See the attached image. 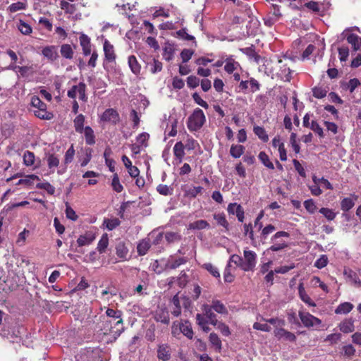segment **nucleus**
<instances>
[{
	"label": "nucleus",
	"instance_id": "21",
	"mask_svg": "<svg viewBox=\"0 0 361 361\" xmlns=\"http://www.w3.org/2000/svg\"><path fill=\"white\" fill-rule=\"evenodd\" d=\"M186 259L184 257H178L174 258L171 257L169 258L166 264V268L170 269H175L178 268L181 264H183L186 262Z\"/></svg>",
	"mask_w": 361,
	"mask_h": 361
},
{
	"label": "nucleus",
	"instance_id": "28",
	"mask_svg": "<svg viewBox=\"0 0 361 361\" xmlns=\"http://www.w3.org/2000/svg\"><path fill=\"white\" fill-rule=\"evenodd\" d=\"M357 200V197L354 195L353 197H345L341 202V208L343 212H348L352 209Z\"/></svg>",
	"mask_w": 361,
	"mask_h": 361
},
{
	"label": "nucleus",
	"instance_id": "13",
	"mask_svg": "<svg viewBox=\"0 0 361 361\" xmlns=\"http://www.w3.org/2000/svg\"><path fill=\"white\" fill-rule=\"evenodd\" d=\"M103 49L104 52L105 60L109 63L114 62L116 60V54L114 52V46L106 39H105L104 42Z\"/></svg>",
	"mask_w": 361,
	"mask_h": 361
},
{
	"label": "nucleus",
	"instance_id": "27",
	"mask_svg": "<svg viewBox=\"0 0 361 361\" xmlns=\"http://www.w3.org/2000/svg\"><path fill=\"white\" fill-rule=\"evenodd\" d=\"M354 305L349 302H345L341 303L335 310V313L336 314H346L352 311Z\"/></svg>",
	"mask_w": 361,
	"mask_h": 361
},
{
	"label": "nucleus",
	"instance_id": "6",
	"mask_svg": "<svg viewBox=\"0 0 361 361\" xmlns=\"http://www.w3.org/2000/svg\"><path fill=\"white\" fill-rule=\"evenodd\" d=\"M86 85L83 82H80L78 85H73L70 90H68L67 95L68 97L75 99L78 97L79 99L82 102H86L87 99L86 93Z\"/></svg>",
	"mask_w": 361,
	"mask_h": 361
},
{
	"label": "nucleus",
	"instance_id": "11",
	"mask_svg": "<svg viewBox=\"0 0 361 361\" xmlns=\"http://www.w3.org/2000/svg\"><path fill=\"white\" fill-rule=\"evenodd\" d=\"M224 70L227 73L232 74L235 71H241V66L232 56H230L225 59Z\"/></svg>",
	"mask_w": 361,
	"mask_h": 361
},
{
	"label": "nucleus",
	"instance_id": "63",
	"mask_svg": "<svg viewBox=\"0 0 361 361\" xmlns=\"http://www.w3.org/2000/svg\"><path fill=\"white\" fill-rule=\"evenodd\" d=\"M28 233H29V231L27 230L26 228H24V230L18 234V238L16 240V243L19 246H23L25 245L26 238H27Z\"/></svg>",
	"mask_w": 361,
	"mask_h": 361
},
{
	"label": "nucleus",
	"instance_id": "25",
	"mask_svg": "<svg viewBox=\"0 0 361 361\" xmlns=\"http://www.w3.org/2000/svg\"><path fill=\"white\" fill-rule=\"evenodd\" d=\"M23 331V328L13 329L12 330L11 332L8 329L4 330L1 335L4 337H6L8 339H11L12 342H15L14 339L20 337V335L22 334Z\"/></svg>",
	"mask_w": 361,
	"mask_h": 361
},
{
	"label": "nucleus",
	"instance_id": "19",
	"mask_svg": "<svg viewBox=\"0 0 361 361\" xmlns=\"http://www.w3.org/2000/svg\"><path fill=\"white\" fill-rule=\"evenodd\" d=\"M212 306H209V305L205 304L202 306L203 314L205 315L209 323L213 325H216L217 319L216 314L212 312Z\"/></svg>",
	"mask_w": 361,
	"mask_h": 361
},
{
	"label": "nucleus",
	"instance_id": "62",
	"mask_svg": "<svg viewBox=\"0 0 361 361\" xmlns=\"http://www.w3.org/2000/svg\"><path fill=\"white\" fill-rule=\"evenodd\" d=\"M66 216L68 219L74 221L78 219V215L75 212L68 203L66 204Z\"/></svg>",
	"mask_w": 361,
	"mask_h": 361
},
{
	"label": "nucleus",
	"instance_id": "33",
	"mask_svg": "<svg viewBox=\"0 0 361 361\" xmlns=\"http://www.w3.org/2000/svg\"><path fill=\"white\" fill-rule=\"evenodd\" d=\"M128 65H129V67H130L131 71L135 75H139L140 73L141 66L138 63L136 57L133 55L130 56L128 57Z\"/></svg>",
	"mask_w": 361,
	"mask_h": 361
},
{
	"label": "nucleus",
	"instance_id": "52",
	"mask_svg": "<svg viewBox=\"0 0 361 361\" xmlns=\"http://www.w3.org/2000/svg\"><path fill=\"white\" fill-rule=\"evenodd\" d=\"M209 341L212 343V345L216 348L217 350L219 351L221 349V341L216 334H210Z\"/></svg>",
	"mask_w": 361,
	"mask_h": 361
},
{
	"label": "nucleus",
	"instance_id": "31",
	"mask_svg": "<svg viewBox=\"0 0 361 361\" xmlns=\"http://www.w3.org/2000/svg\"><path fill=\"white\" fill-rule=\"evenodd\" d=\"M209 228V224L205 220H197L189 224L188 226V228L190 230H203Z\"/></svg>",
	"mask_w": 361,
	"mask_h": 361
},
{
	"label": "nucleus",
	"instance_id": "47",
	"mask_svg": "<svg viewBox=\"0 0 361 361\" xmlns=\"http://www.w3.org/2000/svg\"><path fill=\"white\" fill-rule=\"evenodd\" d=\"M276 228L271 224L267 225L261 229L260 237L262 240H266L269 235L275 231Z\"/></svg>",
	"mask_w": 361,
	"mask_h": 361
},
{
	"label": "nucleus",
	"instance_id": "26",
	"mask_svg": "<svg viewBox=\"0 0 361 361\" xmlns=\"http://www.w3.org/2000/svg\"><path fill=\"white\" fill-rule=\"evenodd\" d=\"M23 164L26 166H34V169L39 167L38 165L35 166V156L33 152L30 151H25L23 154Z\"/></svg>",
	"mask_w": 361,
	"mask_h": 361
},
{
	"label": "nucleus",
	"instance_id": "37",
	"mask_svg": "<svg viewBox=\"0 0 361 361\" xmlns=\"http://www.w3.org/2000/svg\"><path fill=\"white\" fill-rule=\"evenodd\" d=\"M253 132L262 142H267L269 140V136L264 128L258 126H254Z\"/></svg>",
	"mask_w": 361,
	"mask_h": 361
},
{
	"label": "nucleus",
	"instance_id": "61",
	"mask_svg": "<svg viewBox=\"0 0 361 361\" xmlns=\"http://www.w3.org/2000/svg\"><path fill=\"white\" fill-rule=\"evenodd\" d=\"M149 134L147 133H140L136 138L137 144L142 147H147V141L149 139Z\"/></svg>",
	"mask_w": 361,
	"mask_h": 361
},
{
	"label": "nucleus",
	"instance_id": "14",
	"mask_svg": "<svg viewBox=\"0 0 361 361\" xmlns=\"http://www.w3.org/2000/svg\"><path fill=\"white\" fill-rule=\"evenodd\" d=\"M154 319L165 324L169 323V314L165 307H158L154 315Z\"/></svg>",
	"mask_w": 361,
	"mask_h": 361
},
{
	"label": "nucleus",
	"instance_id": "55",
	"mask_svg": "<svg viewBox=\"0 0 361 361\" xmlns=\"http://www.w3.org/2000/svg\"><path fill=\"white\" fill-rule=\"evenodd\" d=\"M316 47L313 44H309L301 55L302 61L310 59V56L315 51Z\"/></svg>",
	"mask_w": 361,
	"mask_h": 361
},
{
	"label": "nucleus",
	"instance_id": "9",
	"mask_svg": "<svg viewBox=\"0 0 361 361\" xmlns=\"http://www.w3.org/2000/svg\"><path fill=\"white\" fill-rule=\"evenodd\" d=\"M101 122L116 124L120 119L118 113L114 109H107L99 116Z\"/></svg>",
	"mask_w": 361,
	"mask_h": 361
},
{
	"label": "nucleus",
	"instance_id": "4",
	"mask_svg": "<svg viewBox=\"0 0 361 361\" xmlns=\"http://www.w3.org/2000/svg\"><path fill=\"white\" fill-rule=\"evenodd\" d=\"M290 234L286 231H279L276 232L271 238V242L272 243V245L267 249V252L273 251L277 252L280 251L288 246V243L286 241L283 240V238H289Z\"/></svg>",
	"mask_w": 361,
	"mask_h": 361
},
{
	"label": "nucleus",
	"instance_id": "5",
	"mask_svg": "<svg viewBox=\"0 0 361 361\" xmlns=\"http://www.w3.org/2000/svg\"><path fill=\"white\" fill-rule=\"evenodd\" d=\"M257 255L254 251L245 250L243 252V264L241 269L243 271H248L252 270L257 263Z\"/></svg>",
	"mask_w": 361,
	"mask_h": 361
},
{
	"label": "nucleus",
	"instance_id": "23",
	"mask_svg": "<svg viewBox=\"0 0 361 361\" xmlns=\"http://www.w3.org/2000/svg\"><path fill=\"white\" fill-rule=\"evenodd\" d=\"M347 41L351 44L354 51H357L361 48V37L355 34H350L347 36Z\"/></svg>",
	"mask_w": 361,
	"mask_h": 361
},
{
	"label": "nucleus",
	"instance_id": "56",
	"mask_svg": "<svg viewBox=\"0 0 361 361\" xmlns=\"http://www.w3.org/2000/svg\"><path fill=\"white\" fill-rule=\"evenodd\" d=\"M203 267L207 270L214 277L219 278L220 273L219 269L211 263H206L203 265Z\"/></svg>",
	"mask_w": 361,
	"mask_h": 361
},
{
	"label": "nucleus",
	"instance_id": "43",
	"mask_svg": "<svg viewBox=\"0 0 361 361\" xmlns=\"http://www.w3.org/2000/svg\"><path fill=\"white\" fill-rule=\"evenodd\" d=\"M258 158L261 162L268 169H274L273 163L270 161L268 155L264 152H260L258 155Z\"/></svg>",
	"mask_w": 361,
	"mask_h": 361
},
{
	"label": "nucleus",
	"instance_id": "10",
	"mask_svg": "<svg viewBox=\"0 0 361 361\" xmlns=\"http://www.w3.org/2000/svg\"><path fill=\"white\" fill-rule=\"evenodd\" d=\"M96 237L95 231L92 230L87 231L78 237L77 244L79 247L90 245L96 239Z\"/></svg>",
	"mask_w": 361,
	"mask_h": 361
},
{
	"label": "nucleus",
	"instance_id": "16",
	"mask_svg": "<svg viewBox=\"0 0 361 361\" xmlns=\"http://www.w3.org/2000/svg\"><path fill=\"white\" fill-rule=\"evenodd\" d=\"M274 334V336L279 339L283 338L288 341H295L296 339L295 336L293 333L285 330L282 327L275 329Z\"/></svg>",
	"mask_w": 361,
	"mask_h": 361
},
{
	"label": "nucleus",
	"instance_id": "3",
	"mask_svg": "<svg viewBox=\"0 0 361 361\" xmlns=\"http://www.w3.org/2000/svg\"><path fill=\"white\" fill-rule=\"evenodd\" d=\"M205 121L203 111L197 108L188 118V128L191 131H196L202 128Z\"/></svg>",
	"mask_w": 361,
	"mask_h": 361
},
{
	"label": "nucleus",
	"instance_id": "53",
	"mask_svg": "<svg viewBox=\"0 0 361 361\" xmlns=\"http://www.w3.org/2000/svg\"><path fill=\"white\" fill-rule=\"evenodd\" d=\"M104 224L108 230L112 231L120 224V221L117 218L105 219Z\"/></svg>",
	"mask_w": 361,
	"mask_h": 361
},
{
	"label": "nucleus",
	"instance_id": "22",
	"mask_svg": "<svg viewBox=\"0 0 361 361\" xmlns=\"http://www.w3.org/2000/svg\"><path fill=\"white\" fill-rule=\"evenodd\" d=\"M16 27L23 35H30L32 32V27L24 20L20 19L16 23Z\"/></svg>",
	"mask_w": 361,
	"mask_h": 361
},
{
	"label": "nucleus",
	"instance_id": "8",
	"mask_svg": "<svg viewBox=\"0 0 361 361\" xmlns=\"http://www.w3.org/2000/svg\"><path fill=\"white\" fill-rule=\"evenodd\" d=\"M178 327L180 332H182L188 338H192L193 336V331L191 324L188 321H183L181 323L174 322L172 326V333L176 334L177 328Z\"/></svg>",
	"mask_w": 361,
	"mask_h": 361
},
{
	"label": "nucleus",
	"instance_id": "24",
	"mask_svg": "<svg viewBox=\"0 0 361 361\" xmlns=\"http://www.w3.org/2000/svg\"><path fill=\"white\" fill-rule=\"evenodd\" d=\"M59 7L64 11L66 14L70 16H73L76 11V7L75 4H71L65 0H61L59 2Z\"/></svg>",
	"mask_w": 361,
	"mask_h": 361
},
{
	"label": "nucleus",
	"instance_id": "38",
	"mask_svg": "<svg viewBox=\"0 0 361 361\" xmlns=\"http://www.w3.org/2000/svg\"><path fill=\"white\" fill-rule=\"evenodd\" d=\"M74 127L76 132L82 133L83 132L85 116L82 114L78 115L73 121Z\"/></svg>",
	"mask_w": 361,
	"mask_h": 361
},
{
	"label": "nucleus",
	"instance_id": "42",
	"mask_svg": "<svg viewBox=\"0 0 361 361\" xmlns=\"http://www.w3.org/2000/svg\"><path fill=\"white\" fill-rule=\"evenodd\" d=\"M109 245V238L107 234H103L98 242L97 244V250L99 253L104 252L106 248Z\"/></svg>",
	"mask_w": 361,
	"mask_h": 361
},
{
	"label": "nucleus",
	"instance_id": "39",
	"mask_svg": "<svg viewBox=\"0 0 361 361\" xmlns=\"http://www.w3.org/2000/svg\"><path fill=\"white\" fill-rule=\"evenodd\" d=\"M85 141L87 145H93L95 142L93 130L90 126H86L83 129Z\"/></svg>",
	"mask_w": 361,
	"mask_h": 361
},
{
	"label": "nucleus",
	"instance_id": "40",
	"mask_svg": "<svg viewBox=\"0 0 361 361\" xmlns=\"http://www.w3.org/2000/svg\"><path fill=\"white\" fill-rule=\"evenodd\" d=\"M150 247L149 240H142L137 245V250L140 255H145Z\"/></svg>",
	"mask_w": 361,
	"mask_h": 361
},
{
	"label": "nucleus",
	"instance_id": "51",
	"mask_svg": "<svg viewBox=\"0 0 361 361\" xmlns=\"http://www.w3.org/2000/svg\"><path fill=\"white\" fill-rule=\"evenodd\" d=\"M319 212L329 221L334 220L336 216V214L332 209L326 207L321 208Z\"/></svg>",
	"mask_w": 361,
	"mask_h": 361
},
{
	"label": "nucleus",
	"instance_id": "18",
	"mask_svg": "<svg viewBox=\"0 0 361 361\" xmlns=\"http://www.w3.org/2000/svg\"><path fill=\"white\" fill-rule=\"evenodd\" d=\"M343 275L348 281L358 286H361V281L358 279L357 274L350 269L345 268L343 270Z\"/></svg>",
	"mask_w": 361,
	"mask_h": 361
},
{
	"label": "nucleus",
	"instance_id": "34",
	"mask_svg": "<svg viewBox=\"0 0 361 361\" xmlns=\"http://www.w3.org/2000/svg\"><path fill=\"white\" fill-rule=\"evenodd\" d=\"M34 114L39 118L44 120H51L54 118L51 112L47 111V108H42L34 110Z\"/></svg>",
	"mask_w": 361,
	"mask_h": 361
},
{
	"label": "nucleus",
	"instance_id": "44",
	"mask_svg": "<svg viewBox=\"0 0 361 361\" xmlns=\"http://www.w3.org/2000/svg\"><path fill=\"white\" fill-rule=\"evenodd\" d=\"M61 54L63 57L71 59L73 56V51L71 45L65 44L61 47Z\"/></svg>",
	"mask_w": 361,
	"mask_h": 361
},
{
	"label": "nucleus",
	"instance_id": "60",
	"mask_svg": "<svg viewBox=\"0 0 361 361\" xmlns=\"http://www.w3.org/2000/svg\"><path fill=\"white\" fill-rule=\"evenodd\" d=\"M31 105L32 107L36 109H39L42 108H47V105L42 102L40 99L37 96H33L31 98Z\"/></svg>",
	"mask_w": 361,
	"mask_h": 361
},
{
	"label": "nucleus",
	"instance_id": "58",
	"mask_svg": "<svg viewBox=\"0 0 361 361\" xmlns=\"http://www.w3.org/2000/svg\"><path fill=\"white\" fill-rule=\"evenodd\" d=\"M328 257L326 255H322L314 262V267L318 269L325 267L328 264Z\"/></svg>",
	"mask_w": 361,
	"mask_h": 361
},
{
	"label": "nucleus",
	"instance_id": "64",
	"mask_svg": "<svg viewBox=\"0 0 361 361\" xmlns=\"http://www.w3.org/2000/svg\"><path fill=\"white\" fill-rule=\"evenodd\" d=\"M47 164L49 169L57 167L59 164V159L54 154H50L47 157Z\"/></svg>",
	"mask_w": 361,
	"mask_h": 361
},
{
	"label": "nucleus",
	"instance_id": "36",
	"mask_svg": "<svg viewBox=\"0 0 361 361\" xmlns=\"http://www.w3.org/2000/svg\"><path fill=\"white\" fill-rule=\"evenodd\" d=\"M184 145L182 143V142H178L175 144L173 147V153L176 158L179 159V161L181 162L183 160V158L185 155L184 149H185Z\"/></svg>",
	"mask_w": 361,
	"mask_h": 361
},
{
	"label": "nucleus",
	"instance_id": "32",
	"mask_svg": "<svg viewBox=\"0 0 361 361\" xmlns=\"http://www.w3.org/2000/svg\"><path fill=\"white\" fill-rule=\"evenodd\" d=\"M354 329V323L352 319H345L339 324V329L345 334L353 332Z\"/></svg>",
	"mask_w": 361,
	"mask_h": 361
},
{
	"label": "nucleus",
	"instance_id": "45",
	"mask_svg": "<svg viewBox=\"0 0 361 361\" xmlns=\"http://www.w3.org/2000/svg\"><path fill=\"white\" fill-rule=\"evenodd\" d=\"M211 306L212 309L217 313L221 314H226L228 313V311L224 305L219 300H214Z\"/></svg>",
	"mask_w": 361,
	"mask_h": 361
},
{
	"label": "nucleus",
	"instance_id": "30",
	"mask_svg": "<svg viewBox=\"0 0 361 361\" xmlns=\"http://www.w3.org/2000/svg\"><path fill=\"white\" fill-rule=\"evenodd\" d=\"M116 251L117 256L123 259H126L128 254V249L126 246V244L120 241L116 244Z\"/></svg>",
	"mask_w": 361,
	"mask_h": 361
},
{
	"label": "nucleus",
	"instance_id": "15",
	"mask_svg": "<svg viewBox=\"0 0 361 361\" xmlns=\"http://www.w3.org/2000/svg\"><path fill=\"white\" fill-rule=\"evenodd\" d=\"M298 288V295L300 300L310 307H315L316 303L311 299L310 295L306 292L302 283H299Z\"/></svg>",
	"mask_w": 361,
	"mask_h": 361
},
{
	"label": "nucleus",
	"instance_id": "57",
	"mask_svg": "<svg viewBox=\"0 0 361 361\" xmlns=\"http://www.w3.org/2000/svg\"><path fill=\"white\" fill-rule=\"evenodd\" d=\"M37 188L39 189L45 190L48 193L52 195L55 192V188L48 182L39 183L37 184Z\"/></svg>",
	"mask_w": 361,
	"mask_h": 361
},
{
	"label": "nucleus",
	"instance_id": "20",
	"mask_svg": "<svg viewBox=\"0 0 361 361\" xmlns=\"http://www.w3.org/2000/svg\"><path fill=\"white\" fill-rule=\"evenodd\" d=\"M79 39L84 55H90L91 54L90 39L86 35L82 34Z\"/></svg>",
	"mask_w": 361,
	"mask_h": 361
},
{
	"label": "nucleus",
	"instance_id": "59",
	"mask_svg": "<svg viewBox=\"0 0 361 361\" xmlns=\"http://www.w3.org/2000/svg\"><path fill=\"white\" fill-rule=\"evenodd\" d=\"M290 143L296 154H298L300 150V145L297 141V135L295 133H292L290 136Z\"/></svg>",
	"mask_w": 361,
	"mask_h": 361
},
{
	"label": "nucleus",
	"instance_id": "29",
	"mask_svg": "<svg viewBox=\"0 0 361 361\" xmlns=\"http://www.w3.org/2000/svg\"><path fill=\"white\" fill-rule=\"evenodd\" d=\"M157 357L163 361H167L171 357V353L169 346L166 345H161L157 350Z\"/></svg>",
	"mask_w": 361,
	"mask_h": 361
},
{
	"label": "nucleus",
	"instance_id": "41",
	"mask_svg": "<svg viewBox=\"0 0 361 361\" xmlns=\"http://www.w3.org/2000/svg\"><path fill=\"white\" fill-rule=\"evenodd\" d=\"M27 7L26 2L24 1H18L16 3L11 4L8 8V11L11 13H15L19 11L25 10Z\"/></svg>",
	"mask_w": 361,
	"mask_h": 361
},
{
	"label": "nucleus",
	"instance_id": "7",
	"mask_svg": "<svg viewBox=\"0 0 361 361\" xmlns=\"http://www.w3.org/2000/svg\"><path fill=\"white\" fill-rule=\"evenodd\" d=\"M298 315L302 324L307 328L319 326L322 324L321 319L304 310H300Z\"/></svg>",
	"mask_w": 361,
	"mask_h": 361
},
{
	"label": "nucleus",
	"instance_id": "50",
	"mask_svg": "<svg viewBox=\"0 0 361 361\" xmlns=\"http://www.w3.org/2000/svg\"><path fill=\"white\" fill-rule=\"evenodd\" d=\"M327 90L323 87H315L312 89L313 96L317 99H322L326 97Z\"/></svg>",
	"mask_w": 361,
	"mask_h": 361
},
{
	"label": "nucleus",
	"instance_id": "12",
	"mask_svg": "<svg viewBox=\"0 0 361 361\" xmlns=\"http://www.w3.org/2000/svg\"><path fill=\"white\" fill-rule=\"evenodd\" d=\"M8 69L16 71L23 78H27L29 76H31L34 73L32 66H18L15 65L14 63H11L8 67Z\"/></svg>",
	"mask_w": 361,
	"mask_h": 361
},
{
	"label": "nucleus",
	"instance_id": "1",
	"mask_svg": "<svg viewBox=\"0 0 361 361\" xmlns=\"http://www.w3.org/2000/svg\"><path fill=\"white\" fill-rule=\"evenodd\" d=\"M106 316L108 319L105 322L106 326L105 327L104 334H107L109 331V333H112L114 335L119 336L123 331L121 312L108 308L106 310Z\"/></svg>",
	"mask_w": 361,
	"mask_h": 361
},
{
	"label": "nucleus",
	"instance_id": "35",
	"mask_svg": "<svg viewBox=\"0 0 361 361\" xmlns=\"http://www.w3.org/2000/svg\"><path fill=\"white\" fill-rule=\"evenodd\" d=\"M245 152V147L241 145H232L230 148V154L233 158L240 157Z\"/></svg>",
	"mask_w": 361,
	"mask_h": 361
},
{
	"label": "nucleus",
	"instance_id": "54",
	"mask_svg": "<svg viewBox=\"0 0 361 361\" xmlns=\"http://www.w3.org/2000/svg\"><path fill=\"white\" fill-rule=\"evenodd\" d=\"M214 219L216 221L217 224L225 228H228V223L224 214H215Z\"/></svg>",
	"mask_w": 361,
	"mask_h": 361
},
{
	"label": "nucleus",
	"instance_id": "17",
	"mask_svg": "<svg viewBox=\"0 0 361 361\" xmlns=\"http://www.w3.org/2000/svg\"><path fill=\"white\" fill-rule=\"evenodd\" d=\"M42 55L51 61H55L58 57L57 47L55 46L45 47L42 51Z\"/></svg>",
	"mask_w": 361,
	"mask_h": 361
},
{
	"label": "nucleus",
	"instance_id": "46",
	"mask_svg": "<svg viewBox=\"0 0 361 361\" xmlns=\"http://www.w3.org/2000/svg\"><path fill=\"white\" fill-rule=\"evenodd\" d=\"M303 205L307 212L311 214L316 212L317 210V206L315 202L312 199H309L303 202Z\"/></svg>",
	"mask_w": 361,
	"mask_h": 361
},
{
	"label": "nucleus",
	"instance_id": "2",
	"mask_svg": "<svg viewBox=\"0 0 361 361\" xmlns=\"http://www.w3.org/2000/svg\"><path fill=\"white\" fill-rule=\"evenodd\" d=\"M286 61V58L284 59V60H278L277 64L276 65L273 70L268 69L267 67L269 66V63H267L266 64V73L268 75H270L273 79L279 78L283 81L289 82L291 79L292 72L290 70V68L288 66L287 63H285Z\"/></svg>",
	"mask_w": 361,
	"mask_h": 361
},
{
	"label": "nucleus",
	"instance_id": "49",
	"mask_svg": "<svg viewBox=\"0 0 361 361\" xmlns=\"http://www.w3.org/2000/svg\"><path fill=\"white\" fill-rule=\"evenodd\" d=\"M111 186L113 188V190L116 192H121L123 189V185L120 183L119 178L117 173H114L113 176Z\"/></svg>",
	"mask_w": 361,
	"mask_h": 361
},
{
	"label": "nucleus",
	"instance_id": "48",
	"mask_svg": "<svg viewBox=\"0 0 361 361\" xmlns=\"http://www.w3.org/2000/svg\"><path fill=\"white\" fill-rule=\"evenodd\" d=\"M39 180V178L37 176L34 175V174L27 175L25 177V178L20 179L18 181V183H16V185H19L21 184H25V185H30L32 184L33 180Z\"/></svg>",
	"mask_w": 361,
	"mask_h": 361
}]
</instances>
